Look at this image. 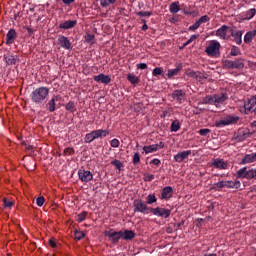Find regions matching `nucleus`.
Returning a JSON list of instances; mask_svg holds the SVG:
<instances>
[{"label": "nucleus", "mask_w": 256, "mask_h": 256, "mask_svg": "<svg viewBox=\"0 0 256 256\" xmlns=\"http://www.w3.org/2000/svg\"><path fill=\"white\" fill-rule=\"evenodd\" d=\"M49 245H50V247H52V248L57 247V244L55 243V241H54L53 239H50V240H49Z\"/></svg>", "instance_id": "nucleus-61"}, {"label": "nucleus", "mask_w": 256, "mask_h": 256, "mask_svg": "<svg viewBox=\"0 0 256 256\" xmlns=\"http://www.w3.org/2000/svg\"><path fill=\"white\" fill-rule=\"evenodd\" d=\"M58 43L63 49H66V50L71 49V41H69V38L63 35L58 37Z\"/></svg>", "instance_id": "nucleus-19"}, {"label": "nucleus", "mask_w": 256, "mask_h": 256, "mask_svg": "<svg viewBox=\"0 0 256 256\" xmlns=\"http://www.w3.org/2000/svg\"><path fill=\"white\" fill-rule=\"evenodd\" d=\"M138 17H151L152 13L149 11L137 12Z\"/></svg>", "instance_id": "nucleus-49"}, {"label": "nucleus", "mask_w": 256, "mask_h": 256, "mask_svg": "<svg viewBox=\"0 0 256 256\" xmlns=\"http://www.w3.org/2000/svg\"><path fill=\"white\" fill-rule=\"evenodd\" d=\"M153 77H157V75H163V68L161 67H156L152 71Z\"/></svg>", "instance_id": "nucleus-43"}, {"label": "nucleus", "mask_w": 256, "mask_h": 256, "mask_svg": "<svg viewBox=\"0 0 256 256\" xmlns=\"http://www.w3.org/2000/svg\"><path fill=\"white\" fill-rule=\"evenodd\" d=\"M106 237H109L110 241L112 243H119V239H122L121 231H115L113 229H110L104 233Z\"/></svg>", "instance_id": "nucleus-10"}, {"label": "nucleus", "mask_w": 256, "mask_h": 256, "mask_svg": "<svg viewBox=\"0 0 256 256\" xmlns=\"http://www.w3.org/2000/svg\"><path fill=\"white\" fill-rule=\"evenodd\" d=\"M117 0H100L101 7H109V5H114Z\"/></svg>", "instance_id": "nucleus-37"}, {"label": "nucleus", "mask_w": 256, "mask_h": 256, "mask_svg": "<svg viewBox=\"0 0 256 256\" xmlns=\"http://www.w3.org/2000/svg\"><path fill=\"white\" fill-rule=\"evenodd\" d=\"M49 95V88L47 87H39L36 88L30 95L33 103L36 105H41L47 99V96Z\"/></svg>", "instance_id": "nucleus-1"}, {"label": "nucleus", "mask_w": 256, "mask_h": 256, "mask_svg": "<svg viewBox=\"0 0 256 256\" xmlns=\"http://www.w3.org/2000/svg\"><path fill=\"white\" fill-rule=\"evenodd\" d=\"M222 187H227V189H229V181H222Z\"/></svg>", "instance_id": "nucleus-63"}, {"label": "nucleus", "mask_w": 256, "mask_h": 256, "mask_svg": "<svg viewBox=\"0 0 256 256\" xmlns=\"http://www.w3.org/2000/svg\"><path fill=\"white\" fill-rule=\"evenodd\" d=\"M256 14V9L255 8H252L248 11H246L244 14H243V17L246 21H249L251 19H253L254 15Z\"/></svg>", "instance_id": "nucleus-31"}, {"label": "nucleus", "mask_w": 256, "mask_h": 256, "mask_svg": "<svg viewBox=\"0 0 256 256\" xmlns=\"http://www.w3.org/2000/svg\"><path fill=\"white\" fill-rule=\"evenodd\" d=\"M231 57H237L241 55V49L237 46H232L230 50Z\"/></svg>", "instance_id": "nucleus-33"}, {"label": "nucleus", "mask_w": 256, "mask_h": 256, "mask_svg": "<svg viewBox=\"0 0 256 256\" xmlns=\"http://www.w3.org/2000/svg\"><path fill=\"white\" fill-rule=\"evenodd\" d=\"M245 113H256V95L244 103Z\"/></svg>", "instance_id": "nucleus-12"}, {"label": "nucleus", "mask_w": 256, "mask_h": 256, "mask_svg": "<svg viewBox=\"0 0 256 256\" xmlns=\"http://www.w3.org/2000/svg\"><path fill=\"white\" fill-rule=\"evenodd\" d=\"M228 165L227 161L219 158L214 159L212 162V166L215 167V169H227Z\"/></svg>", "instance_id": "nucleus-17"}, {"label": "nucleus", "mask_w": 256, "mask_h": 256, "mask_svg": "<svg viewBox=\"0 0 256 256\" xmlns=\"http://www.w3.org/2000/svg\"><path fill=\"white\" fill-rule=\"evenodd\" d=\"M152 164L159 166V165H161V160H159V159H157V158H154V159L152 160Z\"/></svg>", "instance_id": "nucleus-59"}, {"label": "nucleus", "mask_w": 256, "mask_h": 256, "mask_svg": "<svg viewBox=\"0 0 256 256\" xmlns=\"http://www.w3.org/2000/svg\"><path fill=\"white\" fill-rule=\"evenodd\" d=\"M172 97L177 101H183V99H185V92L183 90H175L172 93Z\"/></svg>", "instance_id": "nucleus-28"}, {"label": "nucleus", "mask_w": 256, "mask_h": 256, "mask_svg": "<svg viewBox=\"0 0 256 256\" xmlns=\"http://www.w3.org/2000/svg\"><path fill=\"white\" fill-rule=\"evenodd\" d=\"M209 133H211V130H209L207 128L199 130V134L202 135L203 137L209 135Z\"/></svg>", "instance_id": "nucleus-55"}, {"label": "nucleus", "mask_w": 256, "mask_h": 256, "mask_svg": "<svg viewBox=\"0 0 256 256\" xmlns=\"http://www.w3.org/2000/svg\"><path fill=\"white\" fill-rule=\"evenodd\" d=\"M44 203H45V197L39 196V197L36 199V205H37L38 207H43Z\"/></svg>", "instance_id": "nucleus-46"}, {"label": "nucleus", "mask_w": 256, "mask_h": 256, "mask_svg": "<svg viewBox=\"0 0 256 256\" xmlns=\"http://www.w3.org/2000/svg\"><path fill=\"white\" fill-rule=\"evenodd\" d=\"M127 79L132 85H137V83H139V77L134 74H128Z\"/></svg>", "instance_id": "nucleus-35"}, {"label": "nucleus", "mask_w": 256, "mask_h": 256, "mask_svg": "<svg viewBox=\"0 0 256 256\" xmlns=\"http://www.w3.org/2000/svg\"><path fill=\"white\" fill-rule=\"evenodd\" d=\"M111 164L114 165V167H116V169L119 171H121V167H123V163H121L119 160H113Z\"/></svg>", "instance_id": "nucleus-48"}, {"label": "nucleus", "mask_w": 256, "mask_h": 256, "mask_svg": "<svg viewBox=\"0 0 256 256\" xmlns=\"http://www.w3.org/2000/svg\"><path fill=\"white\" fill-rule=\"evenodd\" d=\"M198 27H201L199 20H197L193 25L189 27V31H197Z\"/></svg>", "instance_id": "nucleus-50"}, {"label": "nucleus", "mask_w": 256, "mask_h": 256, "mask_svg": "<svg viewBox=\"0 0 256 256\" xmlns=\"http://www.w3.org/2000/svg\"><path fill=\"white\" fill-rule=\"evenodd\" d=\"M222 65L224 69H243L245 65L243 64V60H223Z\"/></svg>", "instance_id": "nucleus-5"}, {"label": "nucleus", "mask_w": 256, "mask_h": 256, "mask_svg": "<svg viewBox=\"0 0 256 256\" xmlns=\"http://www.w3.org/2000/svg\"><path fill=\"white\" fill-rule=\"evenodd\" d=\"M64 5H71V3H75V0H62Z\"/></svg>", "instance_id": "nucleus-62"}, {"label": "nucleus", "mask_w": 256, "mask_h": 256, "mask_svg": "<svg viewBox=\"0 0 256 256\" xmlns=\"http://www.w3.org/2000/svg\"><path fill=\"white\" fill-rule=\"evenodd\" d=\"M256 161V152L252 154H246L242 159L243 165H247L249 163H255Z\"/></svg>", "instance_id": "nucleus-26"}, {"label": "nucleus", "mask_w": 256, "mask_h": 256, "mask_svg": "<svg viewBox=\"0 0 256 256\" xmlns=\"http://www.w3.org/2000/svg\"><path fill=\"white\" fill-rule=\"evenodd\" d=\"M237 179H256V168L247 169V167H242L236 172Z\"/></svg>", "instance_id": "nucleus-3"}, {"label": "nucleus", "mask_w": 256, "mask_h": 256, "mask_svg": "<svg viewBox=\"0 0 256 256\" xmlns=\"http://www.w3.org/2000/svg\"><path fill=\"white\" fill-rule=\"evenodd\" d=\"M66 111H70L71 113H73V111H75V103L68 102L66 104Z\"/></svg>", "instance_id": "nucleus-47"}, {"label": "nucleus", "mask_w": 256, "mask_h": 256, "mask_svg": "<svg viewBox=\"0 0 256 256\" xmlns=\"http://www.w3.org/2000/svg\"><path fill=\"white\" fill-rule=\"evenodd\" d=\"M110 145L114 149H117V147H119V145H120V142L117 138H114V139L111 140Z\"/></svg>", "instance_id": "nucleus-51"}, {"label": "nucleus", "mask_w": 256, "mask_h": 256, "mask_svg": "<svg viewBox=\"0 0 256 256\" xmlns=\"http://www.w3.org/2000/svg\"><path fill=\"white\" fill-rule=\"evenodd\" d=\"M137 69H141V70L147 69V64H145V63L137 64Z\"/></svg>", "instance_id": "nucleus-58"}, {"label": "nucleus", "mask_w": 256, "mask_h": 256, "mask_svg": "<svg viewBox=\"0 0 256 256\" xmlns=\"http://www.w3.org/2000/svg\"><path fill=\"white\" fill-rule=\"evenodd\" d=\"M85 219H87V212H82L81 214L78 215L79 223L85 221Z\"/></svg>", "instance_id": "nucleus-53"}, {"label": "nucleus", "mask_w": 256, "mask_h": 256, "mask_svg": "<svg viewBox=\"0 0 256 256\" xmlns=\"http://www.w3.org/2000/svg\"><path fill=\"white\" fill-rule=\"evenodd\" d=\"M231 36L234 38V41L237 45H241L243 43V31H233V29H230Z\"/></svg>", "instance_id": "nucleus-18"}, {"label": "nucleus", "mask_w": 256, "mask_h": 256, "mask_svg": "<svg viewBox=\"0 0 256 256\" xmlns=\"http://www.w3.org/2000/svg\"><path fill=\"white\" fill-rule=\"evenodd\" d=\"M155 179V175L148 174L145 176V181H153Z\"/></svg>", "instance_id": "nucleus-57"}, {"label": "nucleus", "mask_w": 256, "mask_h": 256, "mask_svg": "<svg viewBox=\"0 0 256 256\" xmlns=\"http://www.w3.org/2000/svg\"><path fill=\"white\" fill-rule=\"evenodd\" d=\"M77 25V20H68L60 23L59 29H73Z\"/></svg>", "instance_id": "nucleus-23"}, {"label": "nucleus", "mask_w": 256, "mask_h": 256, "mask_svg": "<svg viewBox=\"0 0 256 256\" xmlns=\"http://www.w3.org/2000/svg\"><path fill=\"white\" fill-rule=\"evenodd\" d=\"M133 206L135 213H151V208H149L147 204H145V202H143V200L141 199H135L133 202Z\"/></svg>", "instance_id": "nucleus-4"}, {"label": "nucleus", "mask_w": 256, "mask_h": 256, "mask_svg": "<svg viewBox=\"0 0 256 256\" xmlns=\"http://www.w3.org/2000/svg\"><path fill=\"white\" fill-rule=\"evenodd\" d=\"M164 147H165V144L163 142H159L158 144L144 146L143 151L146 155H149V153H155L156 151H159V149H163Z\"/></svg>", "instance_id": "nucleus-11"}, {"label": "nucleus", "mask_w": 256, "mask_h": 256, "mask_svg": "<svg viewBox=\"0 0 256 256\" xmlns=\"http://www.w3.org/2000/svg\"><path fill=\"white\" fill-rule=\"evenodd\" d=\"M256 36V30L248 31L244 36V43H251Z\"/></svg>", "instance_id": "nucleus-29"}, {"label": "nucleus", "mask_w": 256, "mask_h": 256, "mask_svg": "<svg viewBox=\"0 0 256 256\" xmlns=\"http://www.w3.org/2000/svg\"><path fill=\"white\" fill-rule=\"evenodd\" d=\"M146 201L148 205H153V203H157V197L154 194H149Z\"/></svg>", "instance_id": "nucleus-36"}, {"label": "nucleus", "mask_w": 256, "mask_h": 256, "mask_svg": "<svg viewBox=\"0 0 256 256\" xmlns=\"http://www.w3.org/2000/svg\"><path fill=\"white\" fill-rule=\"evenodd\" d=\"M74 237L75 239H77V241H81V239L85 237V233H83L82 231H75Z\"/></svg>", "instance_id": "nucleus-44"}, {"label": "nucleus", "mask_w": 256, "mask_h": 256, "mask_svg": "<svg viewBox=\"0 0 256 256\" xmlns=\"http://www.w3.org/2000/svg\"><path fill=\"white\" fill-rule=\"evenodd\" d=\"M183 69V66L178 65L175 69L168 70L167 77L168 79H171V77H175V75H179V71Z\"/></svg>", "instance_id": "nucleus-30"}, {"label": "nucleus", "mask_w": 256, "mask_h": 256, "mask_svg": "<svg viewBox=\"0 0 256 256\" xmlns=\"http://www.w3.org/2000/svg\"><path fill=\"white\" fill-rule=\"evenodd\" d=\"M198 21L200 22V25H203V23H207L208 21H210V18L207 15H204L200 17Z\"/></svg>", "instance_id": "nucleus-54"}, {"label": "nucleus", "mask_w": 256, "mask_h": 256, "mask_svg": "<svg viewBox=\"0 0 256 256\" xmlns=\"http://www.w3.org/2000/svg\"><path fill=\"white\" fill-rule=\"evenodd\" d=\"M4 60L7 65H17V61H19V56L13 54H7L4 56Z\"/></svg>", "instance_id": "nucleus-20"}, {"label": "nucleus", "mask_w": 256, "mask_h": 256, "mask_svg": "<svg viewBox=\"0 0 256 256\" xmlns=\"http://www.w3.org/2000/svg\"><path fill=\"white\" fill-rule=\"evenodd\" d=\"M252 127H256V120L252 122Z\"/></svg>", "instance_id": "nucleus-64"}, {"label": "nucleus", "mask_w": 256, "mask_h": 256, "mask_svg": "<svg viewBox=\"0 0 256 256\" xmlns=\"http://www.w3.org/2000/svg\"><path fill=\"white\" fill-rule=\"evenodd\" d=\"M84 139H85L86 143H92V141H95V136H94L93 132H90L85 135Z\"/></svg>", "instance_id": "nucleus-39"}, {"label": "nucleus", "mask_w": 256, "mask_h": 256, "mask_svg": "<svg viewBox=\"0 0 256 256\" xmlns=\"http://www.w3.org/2000/svg\"><path fill=\"white\" fill-rule=\"evenodd\" d=\"M142 23H144L143 26H142V31H147V29H149V26L147 25V22L145 20H142Z\"/></svg>", "instance_id": "nucleus-60"}, {"label": "nucleus", "mask_w": 256, "mask_h": 256, "mask_svg": "<svg viewBox=\"0 0 256 256\" xmlns=\"http://www.w3.org/2000/svg\"><path fill=\"white\" fill-rule=\"evenodd\" d=\"M179 129H181V124L179 123V121L172 122L171 131H173L174 133H177V131H179Z\"/></svg>", "instance_id": "nucleus-38"}, {"label": "nucleus", "mask_w": 256, "mask_h": 256, "mask_svg": "<svg viewBox=\"0 0 256 256\" xmlns=\"http://www.w3.org/2000/svg\"><path fill=\"white\" fill-rule=\"evenodd\" d=\"M85 41H86V43H91V45H93V43H95V35L86 34L85 35Z\"/></svg>", "instance_id": "nucleus-40"}, {"label": "nucleus", "mask_w": 256, "mask_h": 256, "mask_svg": "<svg viewBox=\"0 0 256 256\" xmlns=\"http://www.w3.org/2000/svg\"><path fill=\"white\" fill-rule=\"evenodd\" d=\"M202 105H215V95H207L202 99Z\"/></svg>", "instance_id": "nucleus-27"}, {"label": "nucleus", "mask_w": 256, "mask_h": 256, "mask_svg": "<svg viewBox=\"0 0 256 256\" xmlns=\"http://www.w3.org/2000/svg\"><path fill=\"white\" fill-rule=\"evenodd\" d=\"M169 10L170 13H173V15L179 13V2H173L172 4H170Z\"/></svg>", "instance_id": "nucleus-32"}, {"label": "nucleus", "mask_w": 256, "mask_h": 256, "mask_svg": "<svg viewBox=\"0 0 256 256\" xmlns=\"http://www.w3.org/2000/svg\"><path fill=\"white\" fill-rule=\"evenodd\" d=\"M92 133L94 135V139H101L109 135V130L98 129V130H93Z\"/></svg>", "instance_id": "nucleus-24"}, {"label": "nucleus", "mask_w": 256, "mask_h": 256, "mask_svg": "<svg viewBox=\"0 0 256 256\" xmlns=\"http://www.w3.org/2000/svg\"><path fill=\"white\" fill-rule=\"evenodd\" d=\"M93 79L96 83H103L104 85H109V83H111V76L105 75L103 73L94 76Z\"/></svg>", "instance_id": "nucleus-14"}, {"label": "nucleus", "mask_w": 256, "mask_h": 256, "mask_svg": "<svg viewBox=\"0 0 256 256\" xmlns=\"http://www.w3.org/2000/svg\"><path fill=\"white\" fill-rule=\"evenodd\" d=\"M17 39V31L15 29H10L6 34V45H13Z\"/></svg>", "instance_id": "nucleus-16"}, {"label": "nucleus", "mask_w": 256, "mask_h": 256, "mask_svg": "<svg viewBox=\"0 0 256 256\" xmlns=\"http://www.w3.org/2000/svg\"><path fill=\"white\" fill-rule=\"evenodd\" d=\"M150 213H153L156 217H162L163 219H169V217H171V210L167 208H150Z\"/></svg>", "instance_id": "nucleus-6"}, {"label": "nucleus", "mask_w": 256, "mask_h": 256, "mask_svg": "<svg viewBox=\"0 0 256 256\" xmlns=\"http://www.w3.org/2000/svg\"><path fill=\"white\" fill-rule=\"evenodd\" d=\"M199 37V35H192L187 41L186 43H184V47H187V45H190V43H193V41H195V39H197Z\"/></svg>", "instance_id": "nucleus-52"}, {"label": "nucleus", "mask_w": 256, "mask_h": 256, "mask_svg": "<svg viewBox=\"0 0 256 256\" xmlns=\"http://www.w3.org/2000/svg\"><path fill=\"white\" fill-rule=\"evenodd\" d=\"M132 163L134 165H138V163H141V156L139 155V152L134 153Z\"/></svg>", "instance_id": "nucleus-42"}, {"label": "nucleus", "mask_w": 256, "mask_h": 256, "mask_svg": "<svg viewBox=\"0 0 256 256\" xmlns=\"http://www.w3.org/2000/svg\"><path fill=\"white\" fill-rule=\"evenodd\" d=\"M231 31V28L227 25H222L219 29L216 30L215 36L220 38L222 41H227L229 36H227V31Z\"/></svg>", "instance_id": "nucleus-9"}, {"label": "nucleus", "mask_w": 256, "mask_h": 256, "mask_svg": "<svg viewBox=\"0 0 256 256\" xmlns=\"http://www.w3.org/2000/svg\"><path fill=\"white\" fill-rule=\"evenodd\" d=\"M172 195H173V188H171V186H167L163 188L161 193L162 199H171Z\"/></svg>", "instance_id": "nucleus-25"}, {"label": "nucleus", "mask_w": 256, "mask_h": 256, "mask_svg": "<svg viewBox=\"0 0 256 256\" xmlns=\"http://www.w3.org/2000/svg\"><path fill=\"white\" fill-rule=\"evenodd\" d=\"M121 237L124 241H131V239H135V232L132 230L121 231Z\"/></svg>", "instance_id": "nucleus-22"}, {"label": "nucleus", "mask_w": 256, "mask_h": 256, "mask_svg": "<svg viewBox=\"0 0 256 256\" xmlns=\"http://www.w3.org/2000/svg\"><path fill=\"white\" fill-rule=\"evenodd\" d=\"M212 189H215V191H221V189H223V182L220 181V182L214 183L212 186Z\"/></svg>", "instance_id": "nucleus-45"}, {"label": "nucleus", "mask_w": 256, "mask_h": 256, "mask_svg": "<svg viewBox=\"0 0 256 256\" xmlns=\"http://www.w3.org/2000/svg\"><path fill=\"white\" fill-rule=\"evenodd\" d=\"M208 57H219L221 55V43L217 40H211L205 49Z\"/></svg>", "instance_id": "nucleus-2"}, {"label": "nucleus", "mask_w": 256, "mask_h": 256, "mask_svg": "<svg viewBox=\"0 0 256 256\" xmlns=\"http://www.w3.org/2000/svg\"><path fill=\"white\" fill-rule=\"evenodd\" d=\"M241 187V182L237 181H228V189H239Z\"/></svg>", "instance_id": "nucleus-34"}, {"label": "nucleus", "mask_w": 256, "mask_h": 256, "mask_svg": "<svg viewBox=\"0 0 256 256\" xmlns=\"http://www.w3.org/2000/svg\"><path fill=\"white\" fill-rule=\"evenodd\" d=\"M189 155H191V150L182 151L174 156V160L176 163H183V161H185Z\"/></svg>", "instance_id": "nucleus-15"}, {"label": "nucleus", "mask_w": 256, "mask_h": 256, "mask_svg": "<svg viewBox=\"0 0 256 256\" xmlns=\"http://www.w3.org/2000/svg\"><path fill=\"white\" fill-rule=\"evenodd\" d=\"M186 74L189 75V77H193L194 79H199V75H200L199 72H195V71H193L191 69H188L186 71Z\"/></svg>", "instance_id": "nucleus-41"}, {"label": "nucleus", "mask_w": 256, "mask_h": 256, "mask_svg": "<svg viewBox=\"0 0 256 256\" xmlns=\"http://www.w3.org/2000/svg\"><path fill=\"white\" fill-rule=\"evenodd\" d=\"M229 99L227 93L214 94V105L215 107H219L220 105H224V103Z\"/></svg>", "instance_id": "nucleus-13"}, {"label": "nucleus", "mask_w": 256, "mask_h": 256, "mask_svg": "<svg viewBox=\"0 0 256 256\" xmlns=\"http://www.w3.org/2000/svg\"><path fill=\"white\" fill-rule=\"evenodd\" d=\"M57 101H61V96H53L51 100L47 103V109L50 111V113H53L55 111V103Z\"/></svg>", "instance_id": "nucleus-21"}, {"label": "nucleus", "mask_w": 256, "mask_h": 256, "mask_svg": "<svg viewBox=\"0 0 256 256\" xmlns=\"http://www.w3.org/2000/svg\"><path fill=\"white\" fill-rule=\"evenodd\" d=\"M4 207H13V201L3 198Z\"/></svg>", "instance_id": "nucleus-56"}, {"label": "nucleus", "mask_w": 256, "mask_h": 256, "mask_svg": "<svg viewBox=\"0 0 256 256\" xmlns=\"http://www.w3.org/2000/svg\"><path fill=\"white\" fill-rule=\"evenodd\" d=\"M237 117L233 116H227L221 120H217L215 122V127L221 128V127H227V125H233V123H236Z\"/></svg>", "instance_id": "nucleus-7"}, {"label": "nucleus", "mask_w": 256, "mask_h": 256, "mask_svg": "<svg viewBox=\"0 0 256 256\" xmlns=\"http://www.w3.org/2000/svg\"><path fill=\"white\" fill-rule=\"evenodd\" d=\"M78 177L82 183H89L93 180V173L91 171L80 169L78 170Z\"/></svg>", "instance_id": "nucleus-8"}]
</instances>
